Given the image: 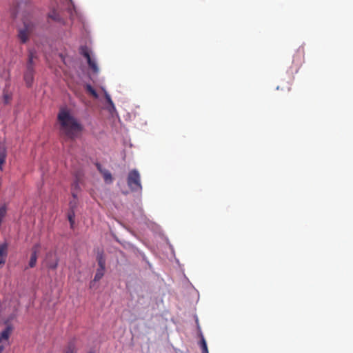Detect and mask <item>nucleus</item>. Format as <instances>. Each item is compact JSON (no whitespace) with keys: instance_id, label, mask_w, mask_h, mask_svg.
<instances>
[{"instance_id":"f3484780","label":"nucleus","mask_w":353,"mask_h":353,"mask_svg":"<svg viewBox=\"0 0 353 353\" xmlns=\"http://www.w3.org/2000/svg\"><path fill=\"white\" fill-rule=\"evenodd\" d=\"M74 216H75L74 211V210H70L68 212V220L70 221V223L71 225V227H72V225H73V224L74 223Z\"/></svg>"},{"instance_id":"0eeeda50","label":"nucleus","mask_w":353,"mask_h":353,"mask_svg":"<svg viewBox=\"0 0 353 353\" xmlns=\"http://www.w3.org/2000/svg\"><path fill=\"white\" fill-rule=\"evenodd\" d=\"M303 59L304 49L303 48H299L293 57L292 63L296 65V68H299L301 65Z\"/></svg>"},{"instance_id":"f8f14e48","label":"nucleus","mask_w":353,"mask_h":353,"mask_svg":"<svg viewBox=\"0 0 353 353\" xmlns=\"http://www.w3.org/2000/svg\"><path fill=\"white\" fill-rule=\"evenodd\" d=\"M97 261L98 263L99 268L105 269V259L102 253L98 254L97 256Z\"/></svg>"},{"instance_id":"412c9836","label":"nucleus","mask_w":353,"mask_h":353,"mask_svg":"<svg viewBox=\"0 0 353 353\" xmlns=\"http://www.w3.org/2000/svg\"><path fill=\"white\" fill-rule=\"evenodd\" d=\"M58 265V261L56 260L54 262L49 263L48 268L52 270H54L57 268Z\"/></svg>"},{"instance_id":"6ab92c4d","label":"nucleus","mask_w":353,"mask_h":353,"mask_svg":"<svg viewBox=\"0 0 353 353\" xmlns=\"http://www.w3.org/2000/svg\"><path fill=\"white\" fill-rule=\"evenodd\" d=\"M69 205H70V210H74V208H76V207L77 205V199H74L73 201H71L70 202Z\"/></svg>"},{"instance_id":"2eb2a0df","label":"nucleus","mask_w":353,"mask_h":353,"mask_svg":"<svg viewBox=\"0 0 353 353\" xmlns=\"http://www.w3.org/2000/svg\"><path fill=\"white\" fill-rule=\"evenodd\" d=\"M48 17L56 21H59L61 20V17L59 14L54 10L52 11Z\"/></svg>"},{"instance_id":"4468645a","label":"nucleus","mask_w":353,"mask_h":353,"mask_svg":"<svg viewBox=\"0 0 353 353\" xmlns=\"http://www.w3.org/2000/svg\"><path fill=\"white\" fill-rule=\"evenodd\" d=\"M76 352V347L74 341H70L67 347L65 353H75Z\"/></svg>"},{"instance_id":"9b49d317","label":"nucleus","mask_w":353,"mask_h":353,"mask_svg":"<svg viewBox=\"0 0 353 353\" xmlns=\"http://www.w3.org/2000/svg\"><path fill=\"white\" fill-rule=\"evenodd\" d=\"M105 273V269L98 268L96 271V274L94 275V278L93 279V281H100L102 277L103 276Z\"/></svg>"},{"instance_id":"4be33fe9","label":"nucleus","mask_w":353,"mask_h":353,"mask_svg":"<svg viewBox=\"0 0 353 353\" xmlns=\"http://www.w3.org/2000/svg\"><path fill=\"white\" fill-rule=\"evenodd\" d=\"M83 56L87 59V61L89 60V59H91L90 54L88 51L83 52Z\"/></svg>"},{"instance_id":"1a4fd4ad","label":"nucleus","mask_w":353,"mask_h":353,"mask_svg":"<svg viewBox=\"0 0 353 353\" xmlns=\"http://www.w3.org/2000/svg\"><path fill=\"white\" fill-rule=\"evenodd\" d=\"M7 151L5 143H0V170H3V165L6 162Z\"/></svg>"},{"instance_id":"f257e3e1","label":"nucleus","mask_w":353,"mask_h":353,"mask_svg":"<svg viewBox=\"0 0 353 353\" xmlns=\"http://www.w3.org/2000/svg\"><path fill=\"white\" fill-rule=\"evenodd\" d=\"M59 123V130L61 137L66 139L74 140L83 130V127L71 113L65 109H61L57 115Z\"/></svg>"},{"instance_id":"5701e85b","label":"nucleus","mask_w":353,"mask_h":353,"mask_svg":"<svg viewBox=\"0 0 353 353\" xmlns=\"http://www.w3.org/2000/svg\"><path fill=\"white\" fill-rule=\"evenodd\" d=\"M106 99L108 103H110L111 105L114 106L113 102L109 95H106Z\"/></svg>"},{"instance_id":"7ed1b4c3","label":"nucleus","mask_w":353,"mask_h":353,"mask_svg":"<svg viewBox=\"0 0 353 353\" xmlns=\"http://www.w3.org/2000/svg\"><path fill=\"white\" fill-rule=\"evenodd\" d=\"M34 57V53L32 51H30L27 68L24 74V81L28 87H30L32 85L34 80L33 59Z\"/></svg>"},{"instance_id":"aec40b11","label":"nucleus","mask_w":353,"mask_h":353,"mask_svg":"<svg viewBox=\"0 0 353 353\" xmlns=\"http://www.w3.org/2000/svg\"><path fill=\"white\" fill-rule=\"evenodd\" d=\"M11 100V96L7 93L3 94V102L5 104H8Z\"/></svg>"},{"instance_id":"c85d7f7f","label":"nucleus","mask_w":353,"mask_h":353,"mask_svg":"<svg viewBox=\"0 0 353 353\" xmlns=\"http://www.w3.org/2000/svg\"><path fill=\"white\" fill-rule=\"evenodd\" d=\"M89 353H94V352H90Z\"/></svg>"},{"instance_id":"6e6552de","label":"nucleus","mask_w":353,"mask_h":353,"mask_svg":"<svg viewBox=\"0 0 353 353\" xmlns=\"http://www.w3.org/2000/svg\"><path fill=\"white\" fill-rule=\"evenodd\" d=\"M40 245L36 244L32 248V254L29 261V267L34 268L37 264V253L39 250Z\"/></svg>"},{"instance_id":"bb28decb","label":"nucleus","mask_w":353,"mask_h":353,"mask_svg":"<svg viewBox=\"0 0 353 353\" xmlns=\"http://www.w3.org/2000/svg\"><path fill=\"white\" fill-rule=\"evenodd\" d=\"M89 353H94V352H90Z\"/></svg>"},{"instance_id":"393cba45","label":"nucleus","mask_w":353,"mask_h":353,"mask_svg":"<svg viewBox=\"0 0 353 353\" xmlns=\"http://www.w3.org/2000/svg\"><path fill=\"white\" fill-rule=\"evenodd\" d=\"M5 262H6V259H0V268L5 263Z\"/></svg>"},{"instance_id":"a878e982","label":"nucleus","mask_w":353,"mask_h":353,"mask_svg":"<svg viewBox=\"0 0 353 353\" xmlns=\"http://www.w3.org/2000/svg\"><path fill=\"white\" fill-rule=\"evenodd\" d=\"M79 188V185L77 183H74L72 185L73 189H77Z\"/></svg>"},{"instance_id":"ddd939ff","label":"nucleus","mask_w":353,"mask_h":353,"mask_svg":"<svg viewBox=\"0 0 353 353\" xmlns=\"http://www.w3.org/2000/svg\"><path fill=\"white\" fill-rule=\"evenodd\" d=\"M87 61L89 67L92 70V71L95 73H97L99 72V68L96 62L92 59H89V60Z\"/></svg>"},{"instance_id":"b1692460","label":"nucleus","mask_w":353,"mask_h":353,"mask_svg":"<svg viewBox=\"0 0 353 353\" xmlns=\"http://www.w3.org/2000/svg\"><path fill=\"white\" fill-rule=\"evenodd\" d=\"M72 196H73L74 199H77V193L75 192L74 190H72Z\"/></svg>"},{"instance_id":"20e7f679","label":"nucleus","mask_w":353,"mask_h":353,"mask_svg":"<svg viewBox=\"0 0 353 353\" xmlns=\"http://www.w3.org/2000/svg\"><path fill=\"white\" fill-rule=\"evenodd\" d=\"M12 328L10 325L0 332V353H1L6 346L10 345L9 339L12 334Z\"/></svg>"},{"instance_id":"cd10ccee","label":"nucleus","mask_w":353,"mask_h":353,"mask_svg":"<svg viewBox=\"0 0 353 353\" xmlns=\"http://www.w3.org/2000/svg\"><path fill=\"white\" fill-rule=\"evenodd\" d=\"M89 353H94V352H90Z\"/></svg>"},{"instance_id":"9d476101","label":"nucleus","mask_w":353,"mask_h":353,"mask_svg":"<svg viewBox=\"0 0 353 353\" xmlns=\"http://www.w3.org/2000/svg\"><path fill=\"white\" fill-rule=\"evenodd\" d=\"M7 250L8 244L6 243L0 245V259H6Z\"/></svg>"},{"instance_id":"dca6fc26","label":"nucleus","mask_w":353,"mask_h":353,"mask_svg":"<svg viewBox=\"0 0 353 353\" xmlns=\"http://www.w3.org/2000/svg\"><path fill=\"white\" fill-rule=\"evenodd\" d=\"M86 90L91 94L92 95L94 98H97L98 97V94L97 92H96V90L90 85H86Z\"/></svg>"},{"instance_id":"a211bd4d","label":"nucleus","mask_w":353,"mask_h":353,"mask_svg":"<svg viewBox=\"0 0 353 353\" xmlns=\"http://www.w3.org/2000/svg\"><path fill=\"white\" fill-rule=\"evenodd\" d=\"M201 347L202 353H208L207 343L203 338H202L201 341Z\"/></svg>"},{"instance_id":"f03ea898","label":"nucleus","mask_w":353,"mask_h":353,"mask_svg":"<svg viewBox=\"0 0 353 353\" xmlns=\"http://www.w3.org/2000/svg\"><path fill=\"white\" fill-rule=\"evenodd\" d=\"M127 183L131 191H141L142 185L141 183V176L137 170H132L129 172L127 178Z\"/></svg>"},{"instance_id":"39448f33","label":"nucleus","mask_w":353,"mask_h":353,"mask_svg":"<svg viewBox=\"0 0 353 353\" xmlns=\"http://www.w3.org/2000/svg\"><path fill=\"white\" fill-rule=\"evenodd\" d=\"M32 28L30 25L24 23V27L19 30L18 37L21 43H26L28 39Z\"/></svg>"},{"instance_id":"423d86ee","label":"nucleus","mask_w":353,"mask_h":353,"mask_svg":"<svg viewBox=\"0 0 353 353\" xmlns=\"http://www.w3.org/2000/svg\"><path fill=\"white\" fill-rule=\"evenodd\" d=\"M95 165L99 172L102 174L104 181L108 184L112 183L113 178L111 172L108 170L103 168L99 163H97Z\"/></svg>"}]
</instances>
